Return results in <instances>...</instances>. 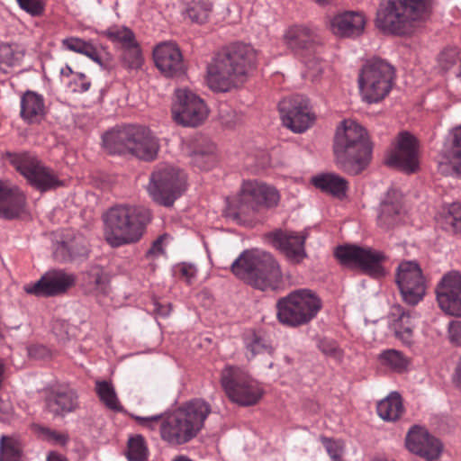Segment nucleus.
I'll use <instances>...</instances> for the list:
<instances>
[{"mask_svg":"<svg viewBox=\"0 0 461 461\" xmlns=\"http://www.w3.org/2000/svg\"><path fill=\"white\" fill-rule=\"evenodd\" d=\"M313 185L337 197H343L348 187L347 181L337 174L323 173L312 178Z\"/></svg>","mask_w":461,"mask_h":461,"instance_id":"2f4dec72","label":"nucleus"},{"mask_svg":"<svg viewBox=\"0 0 461 461\" xmlns=\"http://www.w3.org/2000/svg\"><path fill=\"white\" fill-rule=\"evenodd\" d=\"M86 285L90 292L104 294L107 288V279L103 269L98 267H93L86 273L85 277Z\"/></svg>","mask_w":461,"mask_h":461,"instance_id":"a18cd8bd","label":"nucleus"},{"mask_svg":"<svg viewBox=\"0 0 461 461\" xmlns=\"http://www.w3.org/2000/svg\"><path fill=\"white\" fill-rule=\"evenodd\" d=\"M459 59V52L456 48H449L444 50L438 57V62L444 69L450 68L455 65Z\"/></svg>","mask_w":461,"mask_h":461,"instance_id":"864d4df0","label":"nucleus"},{"mask_svg":"<svg viewBox=\"0 0 461 461\" xmlns=\"http://www.w3.org/2000/svg\"><path fill=\"white\" fill-rule=\"evenodd\" d=\"M46 461H67V460L63 456H61L56 452H51L48 455Z\"/></svg>","mask_w":461,"mask_h":461,"instance_id":"69168bd1","label":"nucleus"},{"mask_svg":"<svg viewBox=\"0 0 461 461\" xmlns=\"http://www.w3.org/2000/svg\"><path fill=\"white\" fill-rule=\"evenodd\" d=\"M279 201L280 194L276 187L256 180L246 181L238 198L229 203L226 215L240 224H248L254 219L259 205L273 208Z\"/></svg>","mask_w":461,"mask_h":461,"instance_id":"0eeeda50","label":"nucleus"},{"mask_svg":"<svg viewBox=\"0 0 461 461\" xmlns=\"http://www.w3.org/2000/svg\"><path fill=\"white\" fill-rule=\"evenodd\" d=\"M220 120L221 123L229 128L235 127L242 122V114L239 113L235 110L228 107L222 106L220 109Z\"/></svg>","mask_w":461,"mask_h":461,"instance_id":"3c124183","label":"nucleus"},{"mask_svg":"<svg viewBox=\"0 0 461 461\" xmlns=\"http://www.w3.org/2000/svg\"><path fill=\"white\" fill-rule=\"evenodd\" d=\"M177 410L197 434L203 428L204 421L212 411L211 405L200 398L186 402Z\"/></svg>","mask_w":461,"mask_h":461,"instance_id":"c85d7f7f","label":"nucleus"},{"mask_svg":"<svg viewBox=\"0 0 461 461\" xmlns=\"http://www.w3.org/2000/svg\"><path fill=\"white\" fill-rule=\"evenodd\" d=\"M174 120L184 126L196 127L207 118L209 110L203 100L188 89L176 90L172 107Z\"/></svg>","mask_w":461,"mask_h":461,"instance_id":"4468645a","label":"nucleus"},{"mask_svg":"<svg viewBox=\"0 0 461 461\" xmlns=\"http://www.w3.org/2000/svg\"><path fill=\"white\" fill-rule=\"evenodd\" d=\"M385 162L388 166L404 172H414L419 167L418 143L415 137L408 131L399 133Z\"/></svg>","mask_w":461,"mask_h":461,"instance_id":"f3484780","label":"nucleus"},{"mask_svg":"<svg viewBox=\"0 0 461 461\" xmlns=\"http://www.w3.org/2000/svg\"><path fill=\"white\" fill-rule=\"evenodd\" d=\"M75 85L76 87L74 88L75 91H78L80 93L86 92L90 87V81L86 78L85 74L83 73H76L75 77Z\"/></svg>","mask_w":461,"mask_h":461,"instance_id":"052dcab7","label":"nucleus"},{"mask_svg":"<svg viewBox=\"0 0 461 461\" xmlns=\"http://www.w3.org/2000/svg\"><path fill=\"white\" fill-rule=\"evenodd\" d=\"M257 63V52L238 43L218 54L207 68V85L214 92H228L242 84Z\"/></svg>","mask_w":461,"mask_h":461,"instance_id":"f257e3e1","label":"nucleus"},{"mask_svg":"<svg viewBox=\"0 0 461 461\" xmlns=\"http://www.w3.org/2000/svg\"><path fill=\"white\" fill-rule=\"evenodd\" d=\"M103 145L110 154L131 153L146 161L155 159L159 150L158 140L152 131L145 126L133 124L105 132Z\"/></svg>","mask_w":461,"mask_h":461,"instance_id":"423d86ee","label":"nucleus"},{"mask_svg":"<svg viewBox=\"0 0 461 461\" xmlns=\"http://www.w3.org/2000/svg\"><path fill=\"white\" fill-rule=\"evenodd\" d=\"M19 6L28 14L36 16L41 14L44 5L41 0H16Z\"/></svg>","mask_w":461,"mask_h":461,"instance_id":"5fc2aeb1","label":"nucleus"},{"mask_svg":"<svg viewBox=\"0 0 461 461\" xmlns=\"http://www.w3.org/2000/svg\"><path fill=\"white\" fill-rule=\"evenodd\" d=\"M376 409L381 419L386 421H395L403 412L401 395L396 392L391 393L378 402Z\"/></svg>","mask_w":461,"mask_h":461,"instance_id":"473e14b6","label":"nucleus"},{"mask_svg":"<svg viewBox=\"0 0 461 461\" xmlns=\"http://www.w3.org/2000/svg\"><path fill=\"white\" fill-rule=\"evenodd\" d=\"M333 149L338 165L350 174L360 173L372 158L366 129L351 119L343 120L337 127Z\"/></svg>","mask_w":461,"mask_h":461,"instance_id":"f03ea898","label":"nucleus"},{"mask_svg":"<svg viewBox=\"0 0 461 461\" xmlns=\"http://www.w3.org/2000/svg\"><path fill=\"white\" fill-rule=\"evenodd\" d=\"M155 310L157 312L162 316H167L169 314V310L167 307L160 306L156 304Z\"/></svg>","mask_w":461,"mask_h":461,"instance_id":"338daca9","label":"nucleus"},{"mask_svg":"<svg viewBox=\"0 0 461 461\" xmlns=\"http://www.w3.org/2000/svg\"><path fill=\"white\" fill-rule=\"evenodd\" d=\"M246 355L248 358H252L258 354L271 353V347L261 338L253 336V338L247 342Z\"/></svg>","mask_w":461,"mask_h":461,"instance_id":"09e8293b","label":"nucleus"},{"mask_svg":"<svg viewBox=\"0 0 461 461\" xmlns=\"http://www.w3.org/2000/svg\"><path fill=\"white\" fill-rule=\"evenodd\" d=\"M121 61L122 66L128 70H137L141 68L143 56L137 41L122 49Z\"/></svg>","mask_w":461,"mask_h":461,"instance_id":"37998d69","label":"nucleus"},{"mask_svg":"<svg viewBox=\"0 0 461 461\" xmlns=\"http://www.w3.org/2000/svg\"><path fill=\"white\" fill-rule=\"evenodd\" d=\"M77 398L72 390H52L46 397V409L55 416H63L76 408Z\"/></svg>","mask_w":461,"mask_h":461,"instance_id":"c756f323","label":"nucleus"},{"mask_svg":"<svg viewBox=\"0 0 461 461\" xmlns=\"http://www.w3.org/2000/svg\"><path fill=\"white\" fill-rule=\"evenodd\" d=\"M276 307V317L281 324L297 328L316 318L322 308V302L312 290L301 288L279 298Z\"/></svg>","mask_w":461,"mask_h":461,"instance_id":"6e6552de","label":"nucleus"},{"mask_svg":"<svg viewBox=\"0 0 461 461\" xmlns=\"http://www.w3.org/2000/svg\"><path fill=\"white\" fill-rule=\"evenodd\" d=\"M58 251L67 252L69 259L86 257L88 254V241L82 234L77 233L71 239L63 241L58 248Z\"/></svg>","mask_w":461,"mask_h":461,"instance_id":"e433bc0d","label":"nucleus"},{"mask_svg":"<svg viewBox=\"0 0 461 461\" xmlns=\"http://www.w3.org/2000/svg\"><path fill=\"white\" fill-rule=\"evenodd\" d=\"M405 445L411 453L429 461L438 458L442 452L441 442L430 435L425 428L417 425L410 429Z\"/></svg>","mask_w":461,"mask_h":461,"instance_id":"aec40b11","label":"nucleus"},{"mask_svg":"<svg viewBox=\"0 0 461 461\" xmlns=\"http://www.w3.org/2000/svg\"><path fill=\"white\" fill-rule=\"evenodd\" d=\"M396 284L402 300L409 305L418 304L426 294V281L419 264L402 261L396 271Z\"/></svg>","mask_w":461,"mask_h":461,"instance_id":"2eb2a0df","label":"nucleus"},{"mask_svg":"<svg viewBox=\"0 0 461 461\" xmlns=\"http://www.w3.org/2000/svg\"><path fill=\"white\" fill-rule=\"evenodd\" d=\"M74 283V275L54 269L46 272L37 282L25 284L23 291L38 297L55 296L65 293Z\"/></svg>","mask_w":461,"mask_h":461,"instance_id":"a211bd4d","label":"nucleus"},{"mask_svg":"<svg viewBox=\"0 0 461 461\" xmlns=\"http://www.w3.org/2000/svg\"><path fill=\"white\" fill-rule=\"evenodd\" d=\"M432 0H384L377 10L375 26L384 33L410 35L428 16Z\"/></svg>","mask_w":461,"mask_h":461,"instance_id":"7ed1b4c3","label":"nucleus"},{"mask_svg":"<svg viewBox=\"0 0 461 461\" xmlns=\"http://www.w3.org/2000/svg\"><path fill=\"white\" fill-rule=\"evenodd\" d=\"M403 213L402 194L396 190H390L380 203L378 225L384 230H389L402 221Z\"/></svg>","mask_w":461,"mask_h":461,"instance_id":"bb28decb","label":"nucleus"},{"mask_svg":"<svg viewBox=\"0 0 461 461\" xmlns=\"http://www.w3.org/2000/svg\"><path fill=\"white\" fill-rule=\"evenodd\" d=\"M389 328L394 336L405 345L413 340L414 317L411 312L405 311L400 304L392 306L388 315Z\"/></svg>","mask_w":461,"mask_h":461,"instance_id":"cd10ccee","label":"nucleus"},{"mask_svg":"<svg viewBox=\"0 0 461 461\" xmlns=\"http://www.w3.org/2000/svg\"><path fill=\"white\" fill-rule=\"evenodd\" d=\"M176 271L185 279L187 283H192L197 274V268L193 264L182 263L176 267Z\"/></svg>","mask_w":461,"mask_h":461,"instance_id":"6e6d98bb","label":"nucleus"},{"mask_svg":"<svg viewBox=\"0 0 461 461\" xmlns=\"http://www.w3.org/2000/svg\"><path fill=\"white\" fill-rule=\"evenodd\" d=\"M378 360L386 368L401 373L407 369L409 358L400 350L388 348L378 355Z\"/></svg>","mask_w":461,"mask_h":461,"instance_id":"f704fd0d","label":"nucleus"},{"mask_svg":"<svg viewBox=\"0 0 461 461\" xmlns=\"http://www.w3.org/2000/svg\"><path fill=\"white\" fill-rule=\"evenodd\" d=\"M453 383L461 388V355L456 362L455 372L453 374Z\"/></svg>","mask_w":461,"mask_h":461,"instance_id":"680f3d73","label":"nucleus"},{"mask_svg":"<svg viewBox=\"0 0 461 461\" xmlns=\"http://www.w3.org/2000/svg\"><path fill=\"white\" fill-rule=\"evenodd\" d=\"M147 189L155 203L172 206L186 189V176L173 166H159L151 174Z\"/></svg>","mask_w":461,"mask_h":461,"instance_id":"9b49d317","label":"nucleus"},{"mask_svg":"<svg viewBox=\"0 0 461 461\" xmlns=\"http://www.w3.org/2000/svg\"><path fill=\"white\" fill-rule=\"evenodd\" d=\"M171 461H194V460L189 458L187 456L179 455V456H175Z\"/></svg>","mask_w":461,"mask_h":461,"instance_id":"774afa93","label":"nucleus"},{"mask_svg":"<svg viewBox=\"0 0 461 461\" xmlns=\"http://www.w3.org/2000/svg\"><path fill=\"white\" fill-rule=\"evenodd\" d=\"M212 3L209 0H191L187 4L186 14L196 23H204L212 12Z\"/></svg>","mask_w":461,"mask_h":461,"instance_id":"ea45409f","label":"nucleus"},{"mask_svg":"<svg viewBox=\"0 0 461 461\" xmlns=\"http://www.w3.org/2000/svg\"><path fill=\"white\" fill-rule=\"evenodd\" d=\"M30 357L35 359H45L50 356V349L43 345H32L27 348Z\"/></svg>","mask_w":461,"mask_h":461,"instance_id":"4d7b16f0","label":"nucleus"},{"mask_svg":"<svg viewBox=\"0 0 461 461\" xmlns=\"http://www.w3.org/2000/svg\"><path fill=\"white\" fill-rule=\"evenodd\" d=\"M283 37L285 45L296 53L312 51L322 41L316 27L303 24L288 27Z\"/></svg>","mask_w":461,"mask_h":461,"instance_id":"4be33fe9","label":"nucleus"},{"mask_svg":"<svg viewBox=\"0 0 461 461\" xmlns=\"http://www.w3.org/2000/svg\"><path fill=\"white\" fill-rule=\"evenodd\" d=\"M8 161L36 190L44 193L63 185L54 169L46 166L36 156L28 153H7Z\"/></svg>","mask_w":461,"mask_h":461,"instance_id":"9d476101","label":"nucleus"},{"mask_svg":"<svg viewBox=\"0 0 461 461\" xmlns=\"http://www.w3.org/2000/svg\"><path fill=\"white\" fill-rule=\"evenodd\" d=\"M190 157L191 162L197 167L210 169L216 161L215 146L208 140H203L200 147L191 151Z\"/></svg>","mask_w":461,"mask_h":461,"instance_id":"72a5a7b5","label":"nucleus"},{"mask_svg":"<svg viewBox=\"0 0 461 461\" xmlns=\"http://www.w3.org/2000/svg\"><path fill=\"white\" fill-rule=\"evenodd\" d=\"M166 413H160L151 416H140L132 414L131 418L137 424L145 430L156 431L159 428L161 432V424L164 422Z\"/></svg>","mask_w":461,"mask_h":461,"instance_id":"de8ad7c7","label":"nucleus"},{"mask_svg":"<svg viewBox=\"0 0 461 461\" xmlns=\"http://www.w3.org/2000/svg\"><path fill=\"white\" fill-rule=\"evenodd\" d=\"M26 203L24 194L19 187L0 180V217L14 219L23 212Z\"/></svg>","mask_w":461,"mask_h":461,"instance_id":"a878e982","label":"nucleus"},{"mask_svg":"<svg viewBox=\"0 0 461 461\" xmlns=\"http://www.w3.org/2000/svg\"><path fill=\"white\" fill-rule=\"evenodd\" d=\"M149 450L146 446L144 438L136 435L129 438L127 458L130 461H147Z\"/></svg>","mask_w":461,"mask_h":461,"instance_id":"49530a36","label":"nucleus"},{"mask_svg":"<svg viewBox=\"0 0 461 461\" xmlns=\"http://www.w3.org/2000/svg\"><path fill=\"white\" fill-rule=\"evenodd\" d=\"M96 393L104 404L113 411H120L121 405L112 383L107 381H96Z\"/></svg>","mask_w":461,"mask_h":461,"instance_id":"a19ab883","label":"nucleus"},{"mask_svg":"<svg viewBox=\"0 0 461 461\" xmlns=\"http://www.w3.org/2000/svg\"><path fill=\"white\" fill-rule=\"evenodd\" d=\"M16 64L15 54L13 48L8 44L0 45V71L6 73V68H12Z\"/></svg>","mask_w":461,"mask_h":461,"instance_id":"603ef678","label":"nucleus"},{"mask_svg":"<svg viewBox=\"0 0 461 461\" xmlns=\"http://www.w3.org/2000/svg\"><path fill=\"white\" fill-rule=\"evenodd\" d=\"M230 268L239 279L261 291L274 290L282 281L280 267L274 257L258 249L244 250Z\"/></svg>","mask_w":461,"mask_h":461,"instance_id":"39448f33","label":"nucleus"},{"mask_svg":"<svg viewBox=\"0 0 461 461\" xmlns=\"http://www.w3.org/2000/svg\"><path fill=\"white\" fill-rule=\"evenodd\" d=\"M104 236L113 248L139 241L145 226L151 221V212L144 207L120 204L103 215Z\"/></svg>","mask_w":461,"mask_h":461,"instance_id":"20e7f679","label":"nucleus"},{"mask_svg":"<svg viewBox=\"0 0 461 461\" xmlns=\"http://www.w3.org/2000/svg\"><path fill=\"white\" fill-rule=\"evenodd\" d=\"M272 242L285 257L294 263L301 262L305 257L304 242L306 236L291 230H276L272 233Z\"/></svg>","mask_w":461,"mask_h":461,"instance_id":"393cba45","label":"nucleus"},{"mask_svg":"<svg viewBox=\"0 0 461 461\" xmlns=\"http://www.w3.org/2000/svg\"><path fill=\"white\" fill-rule=\"evenodd\" d=\"M163 252V242L161 240L154 241L152 246L148 251L149 255L158 256Z\"/></svg>","mask_w":461,"mask_h":461,"instance_id":"e2e57ef3","label":"nucleus"},{"mask_svg":"<svg viewBox=\"0 0 461 461\" xmlns=\"http://www.w3.org/2000/svg\"><path fill=\"white\" fill-rule=\"evenodd\" d=\"M318 348L329 357H332L335 360H341L342 358V350L334 339H322L319 341Z\"/></svg>","mask_w":461,"mask_h":461,"instance_id":"8fccbe9b","label":"nucleus"},{"mask_svg":"<svg viewBox=\"0 0 461 461\" xmlns=\"http://www.w3.org/2000/svg\"><path fill=\"white\" fill-rule=\"evenodd\" d=\"M21 117L28 123H39L45 117V104L42 95L27 91L21 98Z\"/></svg>","mask_w":461,"mask_h":461,"instance_id":"7c9ffc66","label":"nucleus"},{"mask_svg":"<svg viewBox=\"0 0 461 461\" xmlns=\"http://www.w3.org/2000/svg\"><path fill=\"white\" fill-rule=\"evenodd\" d=\"M335 256L342 265L357 267L371 276L380 277L385 274L383 262L386 256L373 248L357 245L339 246L335 250Z\"/></svg>","mask_w":461,"mask_h":461,"instance_id":"ddd939ff","label":"nucleus"},{"mask_svg":"<svg viewBox=\"0 0 461 461\" xmlns=\"http://www.w3.org/2000/svg\"><path fill=\"white\" fill-rule=\"evenodd\" d=\"M278 109L284 125L296 133L305 131L314 121L308 100L302 95L284 98L279 103Z\"/></svg>","mask_w":461,"mask_h":461,"instance_id":"dca6fc26","label":"nucleus"},{"mask_svg":"<svg viewBox=\"0 0 461 461\" xmlns=\"http://www.w3.org/2000/svg\"><path fill=\"white\" fill-rule=\"evenodd\" d=\"M221 384L229 399L240 406L258 403L264 393L259 383L238 366H226L221 370Z\"/></svg>","mask_w":461,"mask_h":461,"instance_id":"f8f14e48","label":"nucleus"},{"mask_svg":"<svg viewBox=\"0 0 461 461\" xmlns=\"http://www.w3.org/2000/svg\"><path fill=\"white\" fill-rule=\"evenodd\" d=\"M366 21L362 12L345 11L331 16L329 19V27L339 37L355 39L364 33Z\"/></svg>","mask_w":461,"mask_h":461,"instance_id":"5701e85b","label":"nucleus"},{"mask_svg":"<svg viewBox=\"0 0 461 461\" xmlns=\"http://www.w3.org/2000/svg\"><path fill=\"white\" fill-rule=\"evenodd\" d=\"M450 341L456 345H461V321L450 322L448 327Z\"/></svg>","mask_w":461,"mask_h":461,"instance_id":"bf43d9fd","label":"nucleus"},{"mask_svg":"<svg viewBox=\"0 0 461 461\" xmlns=\"http://www.w3.org/2000/svg\"><path fill=\"white\" fill-rule=\"evenodd\" d=\"M197 433L189 426L177 409L166 413L161 424V438L171 446H179L189 442Z\"/></svg>","mask_w":461,"mask_h":461,"instance_id":"412c9836","label":"nucleus"},{"mask_svg":"<svg viewBox=\"0 0 461 461\" xmlns=\"http://www.w3.org/2000/svg\"><path fill=\"white\" fill-rule=\"evenodd\" d=\"M395 77L394 68L386 60L367 59L358 73L361 98L368 104L378 103L391 91Z\"/></svg>","mask_w":461,"mask_h":461,"instance_id":"1a4fd4ad","label":"nucleus"},{"mask_svg":"<svg viewBox=\"0 0 461 461\" xmlns=\"http://www.w3.org/2000/svg\"><path fill=\"white\" fill-rule=\"evenodd\" d=\"M324 446L332 459H339L341 456L342 446L339 441L325 438Z\"/></svg>","mask_w":461,"mask_h":461,"instance_id":"13d9d810","label":"nucleus"},{"mask_svg":"<svg viewBox=\"0 0 461 461\" xmlns=\"http://www.w3.org/2000/svg\"><path fill=\"white\" fill-rule=\"evenodd\" d=\"M22 444L16 438L2 436L0 438V461H20Z\"/></svg>","mask_w":461,"mask_h":461,"instance_id":"58836bf2","label":"nucleus"},{"mask_svg":"<svg viewBox=\"0 0 461 461\" xmlns=\"http://www.w3.org/2000/svg\"><path fill=\"white\" fill-rule=\"evenodd\" d=\"M437 301L447 314L461 316V274L451 271L445 274L436 288Z\"/></svg>","mask_w":461,"mask_h":461,"instance_id":"6ab92c4d","label":"nucleus"},{"mask_svg":"<svg viewBox=\"0 0 461 461\" xmlns=\"http://www.w3.org/2000/svg\"><path fill=\"white\" fill-rule=\"evenodd\" d=\"M62 45L68 50L83 54L93 61L101 64V59L95 46L77 37H68L62 41Z\"/></svg>","mask_w":461,"mask_h":461,"instance_id":"c9c22d12","label":"nucleus"},{"mask_svg":"<svg viewBox=\"0 0 461 461\" xmlns=\"http://www.w3.org/2000/svg\"><path fill=\"white\" fill-rule=\"evenodd\" d=\"M157 68L166 77H174L184 69L182 53L173 41L160 42L153 50Z\"/></svg>","mask_w":461,"mask_h":461,"instance_id":"b1692460","label":"nucleus"},{"mask_svg":"<svg viewBox=\"0 0 461 461\" xmlns=\"http://www.w3.org/2000/svg\"><path fill=\"white\" fill-rule=\"evenodd\" d=\"M452 135V143L446 152V158L452 167L461 176V126L456 128Z\"/></svg>","mask_w":461,"mask_h":461,"instance_id":"c03bdc74","label":"nucleus"},{"mask_svg":"<svg viewBox=\"0 0 461 461\" xmlns=\"http://www.w3.org/2000/svg\"><path fill=\"white\" fill-rule=\"evenodd\" d=\"M441 226L448 231H461V203H454L440 216Z\"/></svg>","mask_w":461,"mask_h":461,"instance_id":"79ce46f5","label":"nucleus"},{"mask_svg":"<svg viewBox=\"0 0 461 461\" xmlns=\"http://www.w3.org/2000/svg\"><path fill=\"white\" fill-rule=\"evenodd\" d=\"M101 34L105 36L112 42L119 45L122 49L131 46V44L137 41L133 32L126 26H111L105 31H103Z\"/></svg>","mask_w":461,"mask_h":461,"instance_id":"4c0bfd02","label":"nucleus"},{"mask_svg":"<svg viewBox=\"0 0 461 461\" xmlns=\"http://www.w3.org/2000/svg\"><path fill=\"white\" fill-rule=\"evenodd\" d=\"M49 437L50 439L59 445H65L68 441V437L65 434H60L56 431H50Z\"/></svg>","mask_w":461,"mask_h":461,"instance_id":"0e129e2a","label":"nucleus"}]
</instances>
